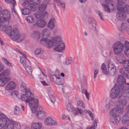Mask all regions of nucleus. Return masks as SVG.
<instances>
[{"mask_svg":"<svg viewBox=\"0 0 129 129\" xmlns=\"http://www.w3.org/2000/svg\"><path fill=\"white\" fill-rule=\"evenodd\" d=\"M21 90L23 92H25V93L22 94V96L20 97L18 96L19 99H21L23 101H25L29 104V105L30 107L31 110L33 113H45L42 107L39 108V110H37L38 105V101L37 99H34L33 98V96L31 93L30 90L26 88V84L22 82L20 86Z\"/></svg>","mask_w":129,"mask_h":129,"instance_id":"nucleus-1","label":"nucleus"},{"mask_svg":"<svg viewBox=\"0 0 129 129\" xmlns=\"http://www.w3.org/2000/svg\"><path fill=\"white\" fill-rule=\"evenodd\" d=\"M48 43L49 47L54 46L55 47L54 50L57 52H60L65 48L64 44L61 40V38L59 36H55L52 38L51 39H49Z\"/></svg>","mask_w":129,"mask_h":129,"instance_id":"nucleus-2","label":"nucleus"},{"mask_svg":"<svg viewBox=\"0 0 129 129\" xmlns=\"http://www.w3.org/2000/svg\"><path fill=\"white\" fill-rule=\"evenodd\" d=\"M108 71H107L106 65L104 63L102 64L101 68L103 73L105 74H109L112 76H114L116 72L115 66L113 64L110 63H108Z\"/></svg>","mask_w":129,"mask_h":129,"instance_id":"nucleus-3","label":"nucleus"},{"mask_svg":"<svg viewBox=\"0 0 129 129\" xmlns=\"http://www.w3.org/2000/svg\"><path fill=\"white\" fill-rule=\"evenodd\" d=\"M67 109L68 112H73L74 113H76L78 112L79 113H82V112L85 113H92V112L90 110L87 109H84L82 110L80 108L77 107L76 109L72 105L69 103L68 104L67 106Z\"/></svg>","mask_w":129,"mask_h":129,"instance_id":"nucleus-4","label":"nucleus"},{"mask_svg":"<svg viewBox=\"0 0 129 129\" xmlns=\"http://www.w3.org/2000/svg\"><path fill=\"white\" fill-rule=\"evenodd\" d=\"M10 39L13 41L17 42H19L22 41L24 38L22 39L19 37V35L17 28H14L10 35Z\"/></svg>","mask_w":129,"mask_h":129,"instance_id":"nucleus-5","label":"nucleus"},{"mask_svg":"<svg viewBox=\"0 0 129 129\" xmlns=\"http://www.w3.org/2000/svg\"><path fill=\"white\" fill-rule=\"evenodd\" d=\"M126 0H117V8L119 12H125L127 14H129V6L126 5L125 6L122 7L120 6H122Z\"/></svg>","mask_w":129,"mask_h":129,"instance_id":"nucleus-6","label":"nucleus"},{"mask_svg":"<svg viewBox=\"0 0 129 129\" xmlns=\"http://www.w3.org/2000/svg\"><path fill=\"white\" fill-rule=\"evenodd\" d=\"M120 88L114 86L111 90L110 96L112 98H119L122 96Z\"/></svg>","mask_w":129,"mask_h":129,"instance_id":"nucleus-7","label":"nucleus"},{"mask_svg":"<svg viewBox=\"0 0 129 129\" xmlns=\"http://www.w3.org/2000/svg\"><path fill=\"white\" fill-rule=\"evenodd\" d=\"M121 113H109L110 121L117 125L121 120Z\"/></svg>","mask_w":129,"mask_h":129,"instance_id":"nucleus-8","label":"nucleus"},{"mask_svg":"<svg viewBox=\"0 0 129 129\" xmlns=\"http://www.w3.org/2000/svg\"><path fill=\"white\" fill-rule=\"evenodd\" d=\"M113 48L114 53L115 54H118L123 51V44L121 42H117L113 45Z\"/></svg>","mask_w":129,"mask_h":129,"instance_id":"nucleus-9","label":"nucleus"},{"mask_svg":"<svg viewBox=\"0 0 129 129\" xmlns=\"http://www.w3.org/2000/svg\"><path fill=\"white\" fill-rule=\"evenodd\" d=\"M10 73L9 70H4L0 74V77H1L5 85L11 79L10 78L6 76H8Z\"/></svg>","mask_w":129,"mask_h":129,"instance_id":"nucleus-10","label":"nucleus"},{"mask_svg":"<svg viewBox=\"0 0 129 129\" xmlns=\"http://www.w3.org/2000/svg\"><path fill=\"white\" fill-rule=\"evenodd\" d=\"M117 86L123 89V86H125L126 84L125 78L122 75H119L117 79Z\"/></svg>","mask_w":129,"mask_h":129,"instance_id":"nucleus-11","label":"nucleus"},{"mask_svg":"<svg viewBox=\"0 0 129 129\" xmlns=\"http://www.w3.org/2000/svg\"><path fill=\"white\" fill-rule=\"evenodd\" d=\"M38 4L35 3H29L28 1L24 2L22 4V5L23 6H25L26 7L27 6L28 8L29 7L30 9L33 11L36 10L38 7Z\"/></svg>","mask_w":129,"mask_h":129,"instance_id":"nucleus-12","label":"nucleus"},{"mask_svg":"<svg viewBox=\"0 0 129 129\" xmlns=\"http://www.w3.org/2000/svg\"><path fill=\"white\" fill-rule=\"evenodd\" d=\"M6 118L8 120L6 116L4 113H0V126L2 127L6 125L7 123Z\"/></svg>","mask_w":129,"mask_h":129,"instance_id":"nucleus-13","label":"nucleus"},{"mask_svg":"<svg viewBox=\"0 0 129 129\" xmlns=\"http://www.w3.org/2000/svg\"><path fill=\"white\" fill-rule=\"evenodd\" d=\"M44 122L45 124L48 126L55 125L57 124L56 122L50 117H48L46 118L44 120Z\"/></svg>","mask_w":129,"mask_h":129,"instance_id":"nucleus-14","label":"nucleus"},{"mask_svg":"<svg viewBox=\"0 0 129 129\" xmlns=\"http://www.w3.org/2000/svg\"><path fill=\"white\" fill-rule=\"evenodd\" d=\"M0 16L3 18V19H9L10 18V14L9 12L7 10H4L1 12L0 11Z\"/></svg>","mask_w":129,"mask_h":129,"instance_id":"nucleus-15","label":"nucleus"},{"mask_svg":"<svg viewBox=\"0 0 129 129\" xmlns=\"http://www.w3.org/2000/svg\"><path fill=\"white\" fill-rule=\"evenodd\" d=\"M18 51L20 54L22 55L23 56L20 58V62L21 63H22L23 66L24 67H25L27 65L26 60H27L29 62V60L26 57V56L24 53L21 52L19 50H18Z\"/></svg>","mask_w":129,"mask_h":129,"instance_id":"nucleus-16","label":"nucleus"},{"mask_svg":"<svg viewBox=\"0 0 129 129\" xmlns=\"http://www.w3.org/2000/svg\"><path fill=\"white\" fill-rule=\"evenodd\" d=\"M52 79L53 81L57 85H62L63 84V80L60 79L59 77H57L55 75H53L52 76Z\"/></svg>","mask_w":129,"mask_h":129,"instance_id":"nucleus-17","label":"nucleus"},{"mask_svg":"<svg viewBox=\"0 0 129 129\" xmlns=\"http://www.w3.org/2000/svg\"><path fill=\"white\" fill-rule=\"evenodd\" d=\"M50 31L49 29L45 28L42 31V38L44 39H48L50 35Z\"/></svg>","mask_w":129,"mask_h":129,"instance_id":"nucleus-18","label":"nucleus"},{"mask_svg":"<svg viewBox=\"0 0 129 129\" xmlns=\"http://www.w3.org/2000/svg\"><path fill=\"white\" fill-rule=\"evenodd\" d=\"M119 72L121 75L129 79V70L125 68H121L119 70Z\"/></svg>","mask_w":129,"mask_h":129,"instance_id":"nucleus-19","label":"nucleus"},{"mask_svg":"<svg viewBox=\"0 0 129 129\" xmlns=\"http://www.w3.org/2000/svg\"><path fill=\"white\" fill-rule=\"evenodd\" d=\"M46 24V22L43 19H40L39 20H38L34 25V26H37L38 27L42 28L44 27Z\"/></svg>","mask_w":129,"mask_h":129,"instance_id":"nucleus-20","label":"nucleus"},{"mask_svg":"<svg viewBox=\"0 0 129 129\" xmlns=\"http://www.w3.org/2000/svg\"><path fill=\"white\" fill-rule=\"evenodd\" d=\"M124 110L123 107L117 106V108L112 109L110 111V113H122Z\"/></svg>","mask_w":129,"mask_h":129,"instance_id":"nucleus-21","label":"nucleus"},{"mask_svg":"<svg viewBox=\"0 0 129 129\" xmlns=\"http://www.w3.org/2000/svg\"><path fill=\"white\" fill-rule=\"evenodd\" d=\"M123 48H125L126 49L124 50V52L125 55L129 57V42L127 40L125 41L123 45Z\"/></svg>","mask_w":129,"mask_h":129,"instance_id":"nucleus-22","label":"nucleus"},{"mask_svg":"<svg viewBox=\"0 0 129 129\" xmlns=\"http://www.w3.org/2000/svg\"><path fill=\"white\" fill-rule=\"evenodd\" d=\"M48 94L51 102L53 104L55 102L56 97L52 91H48Z\"/></svg>","mask_w":129,"mask_h":129,"instance_id":"nucleus-23","label":"nucleus"},{"mask_svg":"<svg viewBox=\"0 0 129 129\" xmlns=\"http://www.w3.org/2000/svg\"><path fill=\"white\" fill-rule=\"evenodd\" d=\"M127 86L124 87L123 86V89H120L121 93H122V92L125 95V96H127L129 95V83L128 84L127 83Z\"/></svg>","mask_w":129,"mask_h":129,"instance_id":"nucleus-24","label":"nucleus"},{"mask_svg":"<svg viewBox=\"0 0 129 129\" xmlns=\"http://www.w3.org/2000/svg\"><path fill=\"white\" fill-rule=\"evenodd\" d=\"M113 0H105V4H103L102 6V7L105 8L106 9V11H108L109 12H110V11L109 8V7L111 5L112 6L113 5V4L111 3V2Z\"/></svg>","mask_w":129,"mask_h":129,"instance_id":"nucleus-25","label":"nucleus"},{"mask_svg":"<svg viewBox=\"0 0 129 129\" xmlns=\"http://www.w3.org/2000/svg\"><path fill=\"white\" fill-rule=\"evenodd\" d=\"M16 84L13 81H11L6 86L5 89L7 90H13L15 88Z\"/></svg>","mask_w":129,"mask_h":129,"instance_id":"nucleus-26","label":"nucleus"},{"mask_svg":"<svg viewBox=\"0 0 129 129\" xmlns=\"http://www.w3.org/2000/svg\"><path fill=\"white\" fill-rule=\"evenodd\" d=\"M42 126V124L41 122H33L31 126V129H40Z\"/></svg>","mask_w":129,"mask_h":129,"instance_id":"nucleus-27","label":"nucleus"},{"mask_svg":"<svg viewBox=\"0 0 129 129\" xmlns=\"http://www.w3.org/2000/svg\"><path fill=\"white\" fill-rule=\"evenodd\" d=\"M121 12H120L117 13L116 15L118 19L120 21L124 20L126 16L125 14Z\"/></svg>","mask_w":129,"mask_h":129,"instance_id":"nucleus-28","label":"nucleus"},{"mask_svg":"<svg viewBox=\"0 0 129 129\" xmlns=\"http://www.w3.org/2000/svg\"><path fill=\"white\" fill-rule=\"evenodd\" d=\"M41 34L38 31H34L32 34L31 36L36 39H38L40 37Z\"/></svg>","mask_w":129,"mask_h":129,"instance_id":"nucleus-29","label":"nucleus"},{"mask_svg":"<svg viewBox=\"0 0 129 129\" xmlns=\"http://www.w3.org/2000/svg\"><path fill=\"white\" fill-rule=\"evenodd\" d=\"M55 18H52L49 21L48 23V27L51 29H53L55 26L54 21H55Z\"/></svg>","mask_w":129,"mask_h":129,"instance_id":"nucleus-30","label":"nucleus"},{"mask_svg":"<svg viewBox=\"0 0 129 129\" xmlns=\"http://www.w3.org/2000/svg\"><path fill=\"white\" fill-rule=\"evenodd\" d=\"M8 120L12 123L14 124L16 128L17 129H19L20 128L21 125L18 122L15 121L13 120H10L9 118H7Z\"/></svg>","mask_w":129,"mask_h":129,"instance_id":"nucleus-31","label":"nucleus"},{"mask_svg":"<svg viewBox=\"0 0 129 129\" xmlns=\"http://www.w3.org/2000/svg\"><path fill=\"white\" fill-rule=\"evenodd\" d=\"M16 5V2L15 0L13 1V7L11 8L12 12L13 15L15 17H17L18 14L15 11V5Z\"/></svg>","mask_w":129,"mask_h":129,"instance_id":"nucleus-32","label":"nucleus"},{"mask_svg":"<svg viewBox=\"0 0 129 129\" xmlns=\"http://www.w3.org/2000/svg\"><path fill=\"white\" fill-rule=\"evenodd\" d=\"M21 12L22 14H23L24 15H27L30 14L31 11L28 8H25L24 9H22Z\"/></svg>","mask_w":129,"mask_h":129,"instance_id":"nucleus-33","label":"nucleus"},{"mask_svg":"<svg viewBox=\"0 0 129 129\" xmlns=\"http://www.w3.org/2000/svg\"><path fill=\"white\" fill-rule=\"evenodd\" d=\"M46 6V5L42 3L39 6V9L40 13H42L45 11Z\"/></svg>","mask_w":129,"mask_h":129,"instance_id":"nucleus-34","label":"nucleus"},{"mask_svg":"<svg viewBox=\"0 0 129 129\" xmlns=\"http://www.w3.org/2000/svg\"><path fill=\"white\" fill-rule=\"evenodd\" d=\"M121 29L127 31H129V28H128L127 24L126 23H122L121 25Z\"/></svg>","mask_w":129,"mask_h":129,"instance_id":"nucleus-35","label":"nucleus"},{"mask_svg":"<svg viewBox=\"0 0 129 129\" xmlns=\"http://www.w3.org/2000/svg\"><path fill=\"white\" fill-rule=\"evenodd\" d=\"M36 115L38 119L40 120L44 119L46 116L45 113H36Z\"/></svg>","mask_w":129,"mask_h":129,"instance_id":"nucleus-36","label":"nucleus"},{"mask_svg":"<svg viewBox=\"0 0 129 129\" xmlns=\"http://www.w3.org/2000/svg\"><path fill=\"white\" fill-rule=\"evenodd\" d=\"M93 23L92 24H89V27L92 30L95 31L96 30V23L95 21L93 20Z\"/></svg>","mask_w":129,"mask_h":129,"instance_id":"nucleus-37","label":"nucleus"},{"mask_svg":"<svg viewBox=\"0 0 129 129\" xmlns=\"http://www.w3.org/2000/svg\"><path fill=\"white\" fill-rule=\"evenodd\" d=\"M14 125L12 123H8L6 125L4 129H14Z\"/></svg>","mask_w":129,"mask_h":129,"instance_id":"nucleus-38","label":"nucleus"},{"mask_svg":"<svg viewBox=\"0 0 129 129\" xmlns=\"http://www.w3.org/2000/svg\"><path fill=\"white\" fill-rule=\"evenodd\" d=\"M77 106L82 107V108H85V104L81 100H78L77 101Z\"/></svg>","mask_w":129,"mask_h":129,"instance_id":"nucleus-39","label":"nucleus"},{"mask_svg":"<svg viewBox=\"0 0 129 129\" xmlns=\"http://www.w3.org/2000/svg\"><path fill=\"white\" fill-rule=\"evenodd\" d=\"M26 72L30 75L33 78V77L32 75V70L31 67L30 66H27L25 69Z\"/></svg>","mask_w":129,"mask_h":129,"instance_id":"nucleus-40","label":"nucleus"},{"mask_svg":"<svg viewBox=\"0 0 129 129\" xmlns=\"http://www.w3.org/2000/svg\"><path fill=\"white\" fill-rule=\"evenodd\" d=\"M25 19L28 23H32L34 22V19L32 16H28Z\"/></svg>","mask_w":129,"mask_h":129,"instance_id":"nucleus-41","label":"nucleus"},{"mask_svg":"<svg viewBox=\"0 0 129 129\" xmlns=\"http://www.w3.org/2000/svg\"><path fill=\"white\" fill-rule=\"evenodd\" d=\"M120 58L119 62L120 63H122L125 62L126 60V58L125 57L123 54H120Z\"/></svg>","mask_w":129,"mask_h":129,"instance_id":"nucleus-42","label":"nucleus"},{"mask_svg":"<svg viewBox=\"0 0 129 129\" xmlns=\"http://www.w3.org/2000/svg\"><path fill=\"white\" fill-rule=\"evenodd\" d=\"M49 39H44V38L41 39L40 41V43L42 45H44V44H47L48 45V42Z\"/></svg>","mask_w":129,"mask_h":129,"instance_id":"nucleus-43","label":"nucleus"},{"mask_svg":"<svg viewBox=\"0 0 129 129\" xmlns=\"http://www.w3.org/2000/svg\"><path fill=\"white\" fill-rule=\"evenodd\" d=\"M4 20V21L3 22L2 26L3 28L5 27L8 26L9 24V19H3Z\"/></svg>","mask_w":129,"mask_h":129,"instance_id":"nucleus-44","label":"nucleus"},{"mask_svg":"<svg viewBox=\"0 0 129 129\" xmlns=\"http://www.w3.org/2000/svg\"><path fill=\"white\" fill-rule=\"evenodd\" d=\"M12 28L11 26H9L7 28H6L5 30L6 33L8 35L11 34L12 31Z\"/></svg>","mask_w":129,"mask_h":129,"instance_id":"nucleus-45","label":"nucleus"},{"mask_svg":"<svg viewBox=\"0 0 129 129\" xmlns=\"http://www.w3.org/2000/svg\"><path fill=\"white\" fill-rule=\"evenodd\" d=\"M118 102L120 105L125 106L126 104L127 101L125 100L120 99L119 100Z\"/></svg>","mask_w":129,"mask_h":129,"instance_id":"nucleus-46","label":"nucleus"},{"mask_svg":"<svg viewBox=\"0 0 129 129\" xmlns=\"http://www.w3.org/2000/svg\"><path fill=\"white\" fill-rule=\"evenodd\" d=\"M39 12H37L34 14V15L36 18L37 19L40 18L41 19L42 13Z\"/></svg>","mask_w":129,"mask_h":129,"instance_id":"nucleus-47","label":"nucleus"},{"mask_svg":"<svg viewBox=\"0 0 129 129\" xmlns=\"http://www.w3.org/2000/svg\"><path fill=\"white\" fill-rule=\"evenodd\" d=\"M2 60L7 65L9 66H11L12 65L11 63L9 62L4 57L2 58Z\"/></svg>","mask_w":129,"mask_h":129,"instance_id":"nucleus-48","label":"nucleus"},{"mask_svg":"<svg viewBox=\"0 0 129 129\" xmlns=\"http://www.w3.org/2000/svg\"><path fill=\"white\" fill-rule=\"evenodd\" d=\"M123 63V66L124 67V68L127 69L129 68V64L127 60H125Z\"/></svg>","mask_w":129,"mask_h":129,"instance_id":"nucleus-49","label":"nucleus"},{"mask_svg":"<svg viewBox=\"0 0 129 129\" xmlns=\"http://www.w3.org/2000/svg\"><path fill=\"white\" fill-rule=\"evenodd\" d=\"M82 93L85 94L86 98L89 100L88 97L89 93L87 92V90L85 89H83L82 90Z\"/></svg>","mask_w":129,"mask_h":129,"instance_id":"nucleus-50","label":"nucleus"},{"mask_svg":"<svg viewBox=\"0 0 129 129\" xmlns=\"http://www.w3.org/2000/svg\"><path fill=\"white\" fill-rule=\"evenodd\" d=\"M11 95L13 96H14V95H15V96H17V98L18 96H19V97H20V96H21L18 94V92L16 91H14L12 92L11 94Z\"/></svg>","mask_w":129,"mask_h":129,"instance_id":"nucleus-51","label":"nucleus"},{"mask_svg":"<svg viewBox=\"0 0 129 129\" xmlns=\"http://www.w3.org/2000/svg\"><path fill=\"white\" fill-rule=\"evenodd\" d=\"M48 17V14L46 11L43 13V14L42 13L41 19H45L47 18Z\"/></svg>","mask_w":129,"mask_h":129,"instance_id":"nucleus-52","label":"nucleus"},{"mask_svg":"<svg viewBox=\"0 0 129 129\" xmlns=\"http://www.w3.org/2000/svg\"><path fill=\"white\" fill-rule=\"evenodd\" d=\"M98 121V119H95L93 121V126L94 128H95L97 125V123Z\"/></svg>","mask_w":129,"mask_h":129,"instance_id":"nucleus-53","label":"nucleus"},{"mask_svg":"<svg viewBox=\"0 0 129 129\" xmlns=\"http://www.w3.org/2000/svg\"><path fill=\"white\" fill-rule=\"evenodd\" d=\"M41 49L39 48L36 49L35 51V54L36 55L40 54L41 53Z\"/></svg>","mask_w":129,"mask_h":129,"instance_id":"nucleus-54","label":"nucleus"},{"mask_svg":"<svg viewBox=\"0 0 129 129\" xmlns=\"http://www.w3.org/2000/svg\"><path fill=\"white\" fill-rule=\"evenodd\" d=\"M123 119L125 120H129V113H125L123 117Z\"/></svg>","mask_w":129,"mask_h":129,"instance_id":"nucleus-55","label":"nucleus"},{"mask_svg":"<svg viewBox=\"0 0 129 129\" xmlns=\"http://www.w3.org/2000/svg\"><path fill=\"white\" fill-rule=\"evenodd\" d=\"M109 104L110 105H114L115 104V101L113 99H111L110 100L109 102Z\"/></svg>","mask_w":129,"mask_h":129,"instance_id":"nucleus-56","label":"nucleus"},{"mask_svg":"<svg viewBox=\"0 0 129 129\" xmlns=\"http://www.w3.org/2000/svg\"><path fill=\"white\" fill-rule=\"evenodd\" d=\"M105 108L106 111H109L110 108V106L109 104L108 103L106 104L105 105Z\"/></svg>","mask_w":129,"mask_h":129,"instance_id":"nucleus-57","label":"nucleus"},{"mask_svg":"<svg viewBox=\"0 0 129 129\" xmlns=\"http://www.w3.org/2000/svg\"><path fill=\"white\" fill-rule=\"evenodd\" d=\"M93 20L94 21H95L94 19L91 17H89L88 18V21L89 24H92L93 23Z\"/></svg>","mask_w":129,"mask_h":129,"instance_id":"nucleus-58","label":"nucleus"},{"mask_svg":"<svg viewBox=\"0 0 129 129\" xmlns=\"http://www.w3.org/2000/svg\"><path fill=\"white\" fill-rule=\"evenodd\" d=\"M97 13L101 19L103 21H104V20H103V14L101 12L99 11H97Z\"/></svg>","mask_w":129,"mask_h":129,"instance_id":"nucleus-59","label":"nucleus"},{"mask_svg":"<svg viewBox=\"0 0 129 129\" xmlns=\"http://www.w3.org/2000/svg\"><path fill=\"white\" fill-rule=\"evenodd\" d=\"M20 112V108L17 106L15 107L14 109V113H19Z\"/></svg>","mask_w":129,"mask_h":129,"instance_id":"nucleus-60","label":"nucleus"},{"mask_svg":"<svg viewBox=\"0 0 129 129\" xmlns=\"http://www.w3.org/2000/svg\"><path fill=\"white\" fill-rule=\"evenodd\" d=\"M98 72V69H95L94 70V77L95 78L97 77V75Z\"/></svg>","mask_w":129,"mask_h":129,"instance_id":"nucleus-61","label":"nucleus"},{"mask_svg":"<svg viewBox=\"0 0 129 129\" xmlns=\"http://www.w3.org/2000/svg\"><path fill=\"white\" fill-rule=\"evenodd\" d=\"M50 0H45L42 3L45 5H46V6L50 2Z\"/></svg>","mask_w":129,"mask_h":129,"instance_id":"nucleus-62","label":"nucleus"},{"mask_svg":"<svg viewBox=\"0 0 129 129\" xmlns=\"http://www.w3.org/2000/svg\"><path fill=\"white\" fill-rule=\"evenodd\" d=\"M62 118L64 120H67L68 119L70 120V118L68 116L67 117L65 115H63L62 116Z\"/></svg>","mask_w":129,"mask_h":129,"instance_id":"nucleus-63","label":"nucleus"},{"mask_svg":"<svg viewBox=\"0 0 129 129\" xmlns=\"http://www.w3.org/2000/svg\"><path fill=\"white\" fill-rule=\"evenodd\" d=\"M60 4L61 7L62 8L64 9L65 8V4L64 3L61 1Z\"/></svg>","mask_w":129,"mask_h":129,"instance_id":"nucleus-64","label":"nucleus"}]
</instances>
